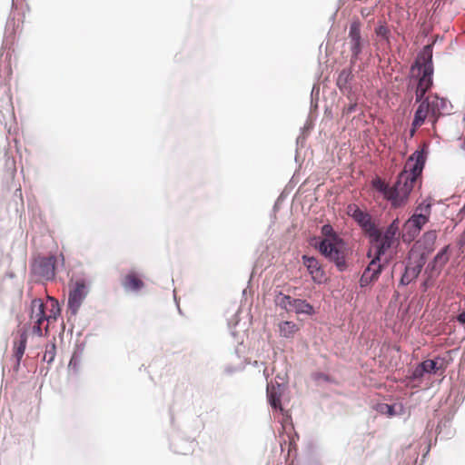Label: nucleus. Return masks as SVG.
<instances>
[{"label":"nucleus","instance_id":"nucleus-1","mask_svg":"<svg viewBox=\"0 0 465 465\" xmlns=\"http://www.w3.org/2000/svg\"><path fill=\"white\" fill-rule=\"evenodd\" d=\"M425 162L424 151L417 150L408 158L404 169L398 175L393 186H389L380 177L374 178L371 185L382 193L383 197L391 203V207L395 209L401 207L407 203L418 178L421 175Z\"/></svg>","mask_w":465,"mask_h":465},{"label":"nucleus","instance_id":"nucleus-2","mask_svg":"<svg viewBox=\"0 0 465 465\" xmlns=\"http://www.w3.org/2000/svg\"><path fill=\"white\" fill-rule=\"evenodd\" d=\"M347 213L361 226L364 234L369 238L371 245L400 242L401 222L399 218H395L386 227L379 228L372 221L371 214L360 209L356 204H350Z\"/></svg>","mask_w":465,"mask_h":465},{"label":"nucleus","instance_id":"nucleus-3","mask_svg":"<svg viewBox=\"0 0 465 465\" xmlns=\"http://www.w3.org/2000/svg\"><path fill=\"white\" fill-rule=\"evenodd\" d=\"M60 312L58 301L54 298L47 296L45 302L42 299H34L31 302L28 325L34 334L43 336V330L46 334L49 324L57 320Z\"/></svg>","mask_w":465,"mask_h":465},{"label":"nucleus","instance_id":"nucleus-4","mask_svg":"<svg viewBox=\"0 0 465 465\" xmlns=\"http://www.w3.org/2000/svg\"><path fill=\"white\" fill-rule=\"evenodd\" d=\"M400 242H388L377 245H371L368 257L371 258L370 263L363 271L360 279L361 287L368 286L376 282L383 268L392 260Z\"/></svg>","mask_w":465,"mask_h":465},{"label":"nucleus","instance_id":"nucleus-5","mask_svg":"<svg viewBox=\"0 0 465 465\" xmlns=\"http://www.w3.org/2000/svg\"><path fill=\"white\" fill-rule=\"evenodd\" d=\"M419 103L420 104L415 111L411 124V135L419 127L424 124L426 120L434 127L440 115L448 111V101L444 98H440L436 94L428 95Z\"/></svg>","mask_w":465,"mask_h":465},{"label":"nucleus","instance_id":"nucleus-6","mask_svg":"<svg viewBox=\"0 0 465 465\" xmlns=\"http://www.w3.org/2000/svg\"><path fill=\"white\" fill-rule=\"evenodd\" d=\"M415 68H418L420 74L416 88V102H420L432 85L433 64L432 48L430 45L424 46L418 55L411 69L414 70Z\"/></svg>","mask_w":465,"mask_h":465},{"label":"nucleus","instance_id":"nucleus-7","mask_svg":"<svg viewBox=\"0 0 465 465\" xmlns=\"http://www.w3.org/2000/svg\"><path fill=\"white\" fill-rule=\"evenodd\" d=\"M322 233L326 236L331 237L326 238L321 242L320 252L327 259L333 262L339 271H344L347 268V263L345 260V244L343 241L333 234V230L331 225H324L322 227Z\"/></svg>","mask_w":465,"mask_h":465},{"label":"nucleus","instance_id":"nucleus-8","mask_svg":"<svg viewBox=\"0 0 465 465\" xmlns=\"http://www.w3.org/2000/svg\"><path fill=\"white\" fill-rule=\"evenodd\" d=\"M431 214V203L423 201L419 203L413 214L404 223L401 238L404 242H411L420 233L426 223H429Z\"/></svg>","mask_w":465,"mask_h":465},{"label":"nucleus","instance_id":"nucleus-9","mask_svg":"<svg viewBox=\"0 0 465 465\" xmlns=\"http://www.w3.org/2000/svg\"><path fill=\"white\" fill-rule=\"evenodd\" d=\"M56 258L54 255L39 257L32 264V272L38 281H52L55 276Z\"/></svg>","mask_w":465,"mask_h":465},{"label":"nucleus","instance_id":"nucleus-10","mask_svg":"<svg viewBox=\"0 0 465 465\" xmlns=\"http://www.w3.org/2000/svg\"><path fill=\"white\" fill-rule=\"evenodd\" d=\"M89 292L87 283L84 279L76 280L69 291L68 307L76 313L82 302Z\"/></svg>","mask_w":465,"mask_h":465},{"label":"nucleus","instance_id":"nucleus-11","mask_svg":"<svg viewBox=\"0 0 465 465\" xmlns=\"http://www.w3.org/2000/svg\"><path fill=\"white\" fill-rule=\"evenodd\" d=\"M425 264V258L423 255H419L415 258L410 257L409 262L405 267L404 273L401 278V283L402 285H408L420 275L423 266Z\"/></svg>","mask_w":465,"mask_h":465},{"label":"nucleus","instance_id":"nucleus-12","mask_svg":"<svg viewBox=\"0 0 465 465\" xmlns=\"http://www.w3.org/2000/svg\"><path fill=\"white\" fill-rule=\"evenodd\" d=\"M361 22L354 20L350 25L349 38L351 44V62L354 64L362 51V42L361 36Z\"/></svg>","mask_w":465,"mask_h":465},{"label":"nucleus","instance_id":"nucleus-13","mask_svg":"<svg viewBox=\"0 0 465 465\" xmlns=\"http://www.w3.org/2000/svg\"><path fill=\"white\" fill-rule=\"evenodd\" d=\"M302 263L307 268V271L314 282L322 283L324 282V270L322 269L319 261L316 258L303 255Z\"/></svg>","mask_w":465,"mask_h":465},{"label":"nucleus","instance_id":"nucleus-14","mask_svg":"<svg viewBox=\"0 0 465 465\" xmlns=\"http://www.w3.org/2000/svg\"><path fill=\"white\" fill-rule=\"evenodd\" d=\"M122 285L127 291L137 292L143 288L144 283L135 272H130L123 277Z\"/></svg>","mask_w":465,"mask_h":465},{"label":"nucleus","instance_id":"nucleus-15","mask_svg":"<svg viewBox=\"0 0 465 465\" xmlns=\"http://www.w3.org/2000/svg\"><path fill=\"white\" fill-rule=\"evenodd\" d=\"M27 342V335L25 331L20 333L18 339L14 341V357L16 360V367H19L20 361L25 351Z\"/></svg>","mask_w":465,"mask_h":465},{"label":"nucleus","instance_id":"nucleus-16","mask_svg":"<svg viewBox=\"0 0 465 465\" xmlns=\"http://www.w3.org/2000/svg\"><path fill=\"white\" fill-rule=\"evenodd\" d=\"M267 398H268V401H269L271 406L273 409L282 410V403H281L282 389L279 384L277 386H274V385L267 386Z\"/></svg>","mask_w":465,"mask_h":465},{"label":"nucleus","instance_id":"nucleus-17","mask_svg":"<svg viewBox=\"0 0 465 465\" xmlns=\"http://www.w3.org/2000/svg\"><path fill=\"white\" fill-rule=\"evenodd\" d=\"M422 368L426 373H437L440 370H445L443 359L426 360L421 362Z\"/></svg>","mask_w":465,"mask_h":465},{"label":"nucleus","instance_id":"nucleus-18","mask_svg":"<svg viewBox=\"0 0 465 465\" xmlns=\"http://www.w3.org/2000/svg\"><path fill=\"white\" fill-rule=\"evenodd\" d=\"M291 311L298 314L304 313L307 315H312L314 312L313 307L306 301L301 299H293Z\"/></svg>","mask_w":465,"mask_h":465},{"label":"nucleus","instance_id":"nucleus-19","mask_svg":"<svg viewBox=\"0 0 465 465\" xmlns=\"http://www.w3.org/2000/svg\"><path fill=\"white\" fill-rule=\"evenodd\" d=\"M353 78L352 71L350 68L342 69L337 77V86L341 91L349 88V84Z\"/></svg>","mask_w":465,"mask_h":465},{"label":"nucleus","instance_id":"nucleus-20","mask_svg":"<svg viewBox=\"0 0 465 465\" xmlns=\"http://www.w3.org/2000/svg\"><path fill=\"white\" fill-rule=\"evenodd\" d=\"M437 237H438V234H437V231H435V230L427 231L422 234V236L420 238V242L422 243L424 249L428 252H430L431 251H433Z\"/></svg>","mask_w":465,"mask_h":465},{"label":"nucleus","instance_id":"nucleus-21","mask_svg":"<svg viewBox=\"0 0 465 465\" xmlns=\"http://www.w3.org/2000/svg\"><path fill=\"white\" fill-rule=\"evenodd\" d=\"M279 330L281 336L284 338H292L300 328L293 322L285 321L279 324Z\"/></svg>","mask_w":465,"mask_h":465},{"label":"nucleus","instance_id":"nucleus-22","mask_svg":"<svg viewBox=\"0 0 465 465\" xmlns=\"http://www.w3.org/2000/svg\"><path fill=\"white\" fill-rule=\"evenodd\" d=\"M450 245L443 247L433 259V267L441 269L450 260L449 255Z\"/></svg>","mask_w":465,"mask_h":465},{"label":"nucleus","instance_id":"nucleus-23","mask_svg":"<svg viewBox=\"0 0 465 465\" xmlns=\"http://www.w3.org/2000/svg\"><path fill=\"white\" fill-rule=\"evenodd\" d=\"M55 344L54 343H51V344H47L46 347H45V355H44V361H47L48 363H51L54 360V357H55Z\"/></svg>","mask_w":465,"mask_h":465},{"label":"nucleus","instance_id":"nucleus-24","mask_svg":"<svg viewBox=\"0 0 465 465\" xmlns=\"http://www.w3.org/2000/svg\"><path fill=\"white\" fill-rule=\"evenodd\" d=\"M293 298L289 295H281L277 297V303L287 311H291Z\"/></svg>","mask_w":465,"mask_h":465},{"label":"nucleus","instance_id":"nucleus-25","mask_svg":"<svg viewBox=\"0 0 465 465\" xmlns=\"http://www.w3.org/2000/svg\"><path fill=\"white\" fill-rule=\"evenodd\" d=\"M375 34L384 39H388L390 35V30L385 25H380L375 28Z\"/></svg>","mask_w":465,"mask_h":465},{"label":"nucleus","instance_id":"nucleus-26","mask_svg":"<svg viewBox=\"0 0 465 465\" xmlns=\"http://www.w3.org/2000/svg\"><path fill=\"white\" fill-rule=\"evenodd\" d=\"M425 371L423 370L422 368V365L421 363H420L419 365L416 366V368L413 370L411 375V380H418V379H420L423 377V375L425 374Z\"/></svg>","mask_w":465,"mask_h":465},{"label":"nucleus","instance_id":"nucleus-27","mask_svg":"<svg viewBox=\"0 0 465 465\" xmlns=\"http://www.w3.org/2000/svg\"><path fill=\"white\" fill-rule=\"evenodd\" d=\"M356 106V103L351 104L350 105L343 109V114H350L351 113L355 111Z\"/></svg>","mask_w":465,"mask_h":465},{"label":"nucleus","instance_id":"nucleus-28","mask_svg":"<svg viewBox=\"0 0 465 465\" xmlns=\"http://www.w3.org/2000/svg\"><path fill=\"white\" fill-rule=\"evenodd\" d=\"M457 321L461 324L465 325V310L462 311L457 316Z\"/></svg>","mask_w":465,"mask_h":465},{"label":"nucleus","instance_id":"nucleus-29","mask_svg":"<svg viewBox=\"0 0 465 465\" xmlns=\"http://www.w3.org/2000/svg\"><path fill=\"white\" fill-rule=\"evenodd\" d=\"M459 245H460V247L465 246V231L462 232V234L460 237Z\"/></svg>","mask_w":465,"mask_h":465},{"label":"nucleus","instance_id":"nucleus-30","mask_svg":"<svg viewBox=\"0 0 465 465\" xmlns=\"http://www.w3.org/2000/svg\"><path fill=\"white\" fill-rule=\"evenodd\" d=\"M75 359L73 357L69 362V367L75 366Z\"/></svg>","mask_w":465,"mask_h":465}]
</instances>
